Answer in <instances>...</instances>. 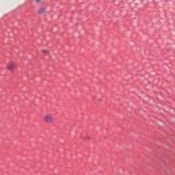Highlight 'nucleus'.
Segmentation results:
<instances>
[{"label": "nucleus", "mask_w": 175, "mask_h": 175, "mask_svg": "<svg viewBox=\"0 0 175 175\" xmlns=\"http://www.w3.org/2000/svg\"><path fill=\"white\" fill-rule=\"evenodd\" d=\"M43 120L45 122H47V124H53V122H54V118L50 114L44 116Z\"/></svg>", "instance_id": "1"}, {"label": "nucleus", "mask_w": 175, "mask_h": 175, "mask_svg": "<svg viewBox=\"0 0 175 175\" xmlns=\"http://www.w3.org/2000/svg\"><path fill=\"white\" fill-rule=\"evenodd\" d=\"M16 68V64L14 63H10L8 65V69L9 70H13Z\"/></svg>", "instance_id": "2"}, {"label": "nucleus", "mask_w": 175, "mask_h": 175, "mask_svg": "<svg viewBox=\"0 0 175 175\" xmlns=\"http://www.w3.org/2000/svg\"><path fill=\"white\" fill-rule=\"evenodd\" d=\"M45 10L43 8H41L38 10V14H43L44 13Z\"/></svg>", "instance_id": "3"}, {"label": "nucleus", "mask_w": 175, "mask_h": 175, "mask_svg": "<svg viewBox=\"0 0 175 175\" xmlns=\"http://www.w3.org/2000/svg\"><path fill=\"white\" fill-rule=\"evenodd\" d=\"M42 53L43 54H45L46 55H47V54H49V51L47 50H45V49L42 50Z\"/></svg>", "instance_id": "4"}, {"label": "nucleus", "mask_w": 175, "mask_h": 175, "mask_svg": "<svg viewBox=\"0 0 175 175\" xmlns=\"http://www.w3.org/2000/svg\"><path fill=\"white\" fill-rule=\"evenodd\" d=\"M37 3H39L40 2V0H36Z\"/></svg>", "instance_id": "5"}]
</instances>
